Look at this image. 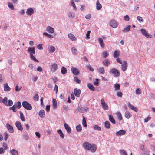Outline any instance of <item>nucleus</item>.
Returning <instances> with one entry per match:
<instances>
[{
    "mask_svg": "<svg viewBox=\"0 0 155 155\" xmlns=\"http://www.w3.org/2000/svg\"><path fill=\"white\" fill-rule=\"evenodd\" d=\"M83 147L86 149L91 151L92 152H95L97 149V147L96 145L94 144L91 145L87 142H85L83 143Z\"/></svg>",
    "mask_w": 155,
    "mask_h": 155,
    "instance_id": "nucleus-1",
    "label": "nucleus"
},
{
    "mask_svg": "<svg viewBox=\"0 0 155 155\" xmlns=\"http://www.w3.org/2000/svg\"><path fill=\"white\" fill-rule=\"evenodd\" d=\"M35 49L34 47H28L27 51L29 53L30 57L31 59L35 61L38 62L39 61L33 55V54H34L35 53Z\"/></svg>",
    "mask_w": 155,
    "mask_h": 155,
    "instance_id": "nucleus-2",
    "label": "nucleus"
},
{
    "mask_svg": "<svg viewBox=\"0 0 155 155\" xmlns=\"http://www.w3.org/2000/svg\"><path fill=\"white\" fill-rule=\"evenodd\" d=\"M22 105L24 108L27 110H31L32 109L31 105L27 101H23L22 103Z\"/></svg>",
    "mask_w": 155,
    "mask_h": 155,
    "instance_id": "nucleus-3",
    "label": "nucleus"
},
{
    "mask_svg": "<svg viewBox=\"0 0 155 155\" xmlns=\"http://www.w3.org/2000/svg\"><path fill=\"white\" fill-rule=\"evenodd\" d=\"M110 73L114 74L115 77H118L120 74V73L119 71L117 69L114 68L110 70Z\"/></svg>",
    "mask_w": 155,
    "mask_h": 155,
    "instance_id": "nucleus-4",
    "label": "nucleus"
},
{
    "mask_svg": "<svg viewBox=\"0 0 155 155\" xmlns=\"http://www.w3.org/2000/svg\"><path fill=\"white\" fill-rule=\"evenodd\" d=\"M140 31L142 35L146 37L150 38H152V35L150 34L147 33L145 29L143 28L141 29Z\"/></svg>",
    "mask_w": 155,
    "mask_h": 155,
    "instance_id": "nucleus-5",
    "label": "nucleus"
},
{
    "mask_svg": "<svg viewBox=\"0 0 155 155\" xmlns=\"http://www.w3.org/2000/svg\"><path fill=\"white\" fill-rule=\"evenodd\" d=\"M101 102L102 108L105 110L108 109V106L107 104L105 102L103 98L101 99Z\"/></svg>",
    "mask_w": 155,
    "mask_h": 155,
    "instance_id": "nucleus-6",
    "label": "nucleus"
},
{
    "mask_svg": "<svg viewBox=\"0 0 155 155\" xmlns=\"http://www.w3.org/2000/svg\"><path fill=\"white\" fill-rule=\"evenodd\" d=\"M109 25L112 27L116 28L118 26V23L114 20H111L109 21Z\"/></svg>",
    "mask_w": 155,
    "mask_h": 155,
    "instance_id": "nucleus-7",
    "label": "nucleus"
},
{
    "mask_svg": "<svg viewBox=\"0 0 155 155\" xmlns=\"http://www.w3.org/2000/svg\"><path fill=\"white\" fill-rule=\"evenodd\" d=\"M58 68L57 64L56 63H53L52 64L50 67L51 71L53 72H55Z\"/></svg>",
    "mask_w": 155,
    "mask_h": 155,
    "instance_id": "nucleus-8",
    "label": "nucleus"
},
{
    "mask_svg": "<svg viewBox=\"0 0 155 155\" xmlns=\"http://www.w3.org/2000/svg\"><path fill=\"white\" fill-rule=\"evenodd\" d=\"M121 64L122 69L123 71H124L127 70V63L126 61H123V62L122 63V64Z\"/></svg>",
    "mask_w": 155,
    "mask_h": 155,
    "instance_id": "nucleus-9",
    "label": "nucleus"
},
{
    "mask_svg": "<svg viewBox=\"0 0 155 155\" xmlns=\"http://www.w3.org/2000/svg\"><path fill=\"white\" fill-rule=\"evenodd\" d=\"M26 12L28 16H30L34 13V11L33 8H30L27 9Z\"/></svg>",
    "mask_w": 155,
    "mask_h": 155,
    "instance_id": "nucleus-10",
    "label": "nucleus"
},
{
    "mask_svg": "<svg viewBox=\"0 0 155 155\" xmlns=\"http://www.w3.org/2000/svg\"><path fill=\"white\" fill-rule=\"evenodd\" d=\"M15 124V126L18 130L21 131L23 129V128L21 123L19 121H16Z\"/></svg>",
    "mask_w": 155,
    "mask_h": 155,
    "instance_id": "nucleus-11",
    "label": "nucleus"
},
{
    "mask_svg": "<svg viewBox=\"0 0 155 155\" xmlns=\"http://www.w3.org/2000/svg\"><path fill=\"white\" fill-rule=\"evenodd\" d=\"M98 73L100 74H104L105 73L104 68L103 67L98 68L97 69Z\"/></svg>",
    "mask_w": 155,
    "mask_h": 155,
    "instance_id": "nucleus-12",
    "label": "nucleus"
},
{
    "mask_svg": "<svg viewBox=\"0 0 155 155\" xmlns=\"http://www.w3.org/2000/svg\"><path fill=\"white\" fill-rule=\"evenodd\" d=\"M98 41L100 44V46L101 48H104L105 45L103 42V39L100 37L98 38Z\"/></svg>",
    "mask_w": 155,
    "mask_h": 155,
    "instance_id": "nucleus-13",
    "label": "nucleus"
},
{
    "mask_svg": "<svg viewBox=\"0 0 155 155\" xmlns=\"http://www.w3.org/2000/svg\"><path fill=\"white\" fill-rule=\"evenodd\" d=\"M68 38L73 41H75L77 40V38L72 33H69L68 35Z\"/></svg>",
    "mask_w": 155,
    "mask_h": 155,
    "instance_id": "nucleus-14",
    "label": "nucleus"
},
{
    "mask_svg": "<svg viewBox=\"0 0 155 155\" xmlns=\"http://www.w3.org/2000/svg\"><path fill=\"white\" fill-rule=\"evenodd\" d=\"M127 104L128 107L131 109L135 112H137L138 111V109L136 107L131 105L129 102L127 103Z\"/></svg>",
    "mask_w": 155,
    "mask_h": 155,
    "instance_id": "nucleus-15",
    "label": "nucleus"
},
{
    "mask_svg": "<svg viewBox=\"0 0 155 155\" xmlns=\"http://www.w3.org/2000/svg\"><path fill=\"white\" fill-rule=\"evenodd\" d=\"M71 70L72 73L75 75H78L79 74V72L77 69L74 67L71 68Z\"/></svg>",
    "mask_w": 155,
    "mask_h": 155,
    "instance_id": "nucleus-16",
    "label": "nucleus"
},
{
    "mask_svg": "<svg viewBox=\"0 0 155 155\" xmlns=\"http://www.w3.org/2000/svg\"><path fill=\"white\" fill-rule=\"evenodd\" d=\"M6 127L10 133H13L14 132L13 127L8 124H6Z\"/></svg>",
    "mask_w": 155,
    "mask_h": 155,
    "instance_id": "nucleus-17",
    "label": "nucleus"
},
{
    "mask_svg": "<svg viewBox=\"0 0 155 155\" xmlns=\"http://www.w3.org/2000/svg\"><path fill=\"white\" fill-rule=\"evenodd\" d=\"M64 126L67 132L69 134L71 133V129L69 126L66 123L64 124Z\"/></svg>",
    "mask_w": 155,
    "mask_h": 155,
    "instance_id": "nucleus-18",
    "label": "nucleus"
},
{
    "mask_svg": "<svg viewBox=\"0 0 155 155\" xmlns=\"http://www.w3.org/2000/svg\"><path fill=\"white\" fill-rule=\"evenodd\" d=\"M81 90L80 89H78L75 88L74 90V94L77 97H79L81 93Z\"/></svg>",
    "mask_w": 155,
    "mask_h": 155,
    "instance_id": "nucleus-19",
    "label": "nucleus"
},
{
    "mask_svg": "<svg viewBox=\"0 0 155 155\" xmlns=\"http://www.w3.org/2000/svg\"><path fill=\"white\" fill-rule=\"evenodd\" d=\"M125 133L126 132L125 131L123 130H121L117 132L116 133V134L117 136H119L124 135Z\"/></svg>",
    "mask_w": 155,
    "mask_h": 155,
    "instance_id": "nucleus-20",
    "label": "nucleus"
},
{
    "mask_svg": "<svg viewBox=\"0 0 155 155\" xmlns=\"http://www.w3.org/2000/svg\"><path fill=\"white\" fill-rule=\"evenodd\" d=\"M4 90L5 91L9 92L11 90V88L8 85L7 83H5L4 84Z\"/></svg>",
    "mask_w": 155,
    "mask_h": 155,
    "instance_id": "nucleus-21",
    "label": "nucleus"
},
{
    "mask_svg": "<svg viewBox=\"0 0 155 155\" xmlns=\"http://www.w3.org/2000/svg\"><path fill=\"white\" fill-rule=\"evenodd\" d=\"M68 17L69 18H74L75 16V13L74 12L72 11L69 12L68 13Z\"/></svg>",
    "mask_w": 155,
    "mask_h": 155,
    "instance_id": "nucleus-22",
    "label": "nucleus"
},
{
    "mask_svg": "<svg viewBox=\"0 0 155 155\" xmlns=\"http://www.w3.org/2000/svg\"><path fill=\"white\" fill-rule=\"evenodd\" d=\"M124 116L126 118L128 119L132 117V114L129 111H127L125 113Z\"/></svg>",
    "mask_w": 155,
    "mask_h": 155,
    "instance_id": "nucleus-23",
    "label": "nucleus"
},
{
    "mask_svg": "<svg viewBox=\"0 0 155 155\" xmlns=\"http://www.w3.org/2000/svg\"><path fill=\"white\" fill-rule=\"evenodd\" d=\"M47 30L50 33H53L54 31V28L50 26H48L47 28Z\"/></svg>",
    "mask_w": 155,
    "mask_h": 155,
    "instance_id": "nucleus-24",
    "label": "nucleus"
},
{
    "mask_svg": "<svg viewBox=\"0 0 155 155\" xmlns=\"http://www.w3.org/2000/svg\"><path fill=\"white\" fill-rule=\"evenodd\" d=\"M96 4V9L97 10H100L102 6L99 1H97Z\"/></svg>",
    "mask_w": 155,
    "mask_h": 155,
    "instance_id": "nucleus-25",
    "label": "nucleus"
},
{
    "mask_svg": "<svg viewBox=\"0 0 155 155\" xmlns=\"http://www.w3.org/2000/svg\"><path fill=\"white\" fill-rule=\"evenodd\" d=\"M39 115L41 118H43L45 115V112L43 110H41L39 112Z\"/></svg>",
    "mask_w": 155,
    "mask_h": 155,
    "instance_id": "nucleus-26",
    "label": "nucleus"
},
{
    "mask_svg": "<svg viewBox=\"0 0 155 155\" xmlns=\"http://www.w3.org/2000/svg\"><path fill=\"white\" fill-rule=\"evenodd\" d=\"M10 153L12 155H18V151L15 149H13L10 151Z\"/></svg>",
    "mask_w": 155,
    "mask_h": 155,
    "instance_id": "nucleus-27",
    "label": "nucleus"
},
{
    "mask_svg": "<svg viewBox=\"0 0 155 155\" xmlns=\"http://www.w3.org/2000/svg\"><path fill=\"white\" fill-rule=\"evenodd\" d=\"M87 86L89 88L91 91H94L95 90V88L92 84L89 83L87 84Z\"/></svg>",
    "mask_w": 155,
    "mask_h": 155,
    "instance_id": "nucleus-28",
    "label": "nucleus"
},
{
    "mask_svg": "<svg viewBox=\"0 0 155 155\" xmlns=\"http://www.w3.org/2000/svg\"><path fill=\"white\" fill-rule=\"evenodd\" d=\"M103 64L106 66H108L110 63L108 59H106L103 61Z\"/></svg>",
    "mask_w": 155,
    "mask_h": 155,
    "instance_id": "nucleus-29",
    "label": "nucleus"
},
{
    "mask_svg": "<svg viewBox=\"0 0 155 155\" xmlns=\"http://www.w3.org/2000/svg\"><path fill=\"white\" fill-rule=\"evenodd\" d=\"M117 118L119 121H121L122 119V117L121 113L120 112H117Z\"/></svg>",
    "mask_w": 155,
    "mask_h": 155,
    "instance_id": "nucleus-30",
    "label": "nucleus"
},
{
    "mask_svg": "<svg viewBox=\"0 0 155 155\" xmlns=\"http://www.w3.org/2000/svg\"><path fill=\"white\" fill-rule=\"evenodd\" d=\"M61 72L63 74H64L67 73V70L66 68L64 66H62L61 68Z\"/></svg>",
    "mask_w": 155,
    "mask_h": 155,
    "instance_id": "nucleus-31",
    "label": "nucleus"
},
{
    "mask_svg": "<svg viewBox=\"0 0 155 155\" xmlns=\"http://www.w3.org/2000/svg\"><path fill=\"white\" fill-rule=\"evenodd\" d=\"M8 98L6 97H5L2 100L1 103H3L5 105L8 106Z\"/></svg>",
    "mask_w": 155,
    "mask_h": 155,
    "instance_id": "nucleus-32",
    "label": "nucleus"
},
{
    "mask_svg": "<svg viewBox=\"0 0 155 155\" xmlns=\"http://www.w3.org/2000/svg\"><path fill=\"white\" fill-rule=\"evenodd\" d=\"M14 105L15 106L16 108L18 109H20L21 107V104L20 101L18 102L16 104H15Z\"/></svg>",
    "mask_w": 155,
    "mask_h": 155,
    "instance_id": "nucleus-33",
    "label": "nucleus"
},
{
    "mask_svg": "<svg viewBox=\"0 0 155 155\" xmlns=\"http://www.w3.org/2000/svg\"><path fill=\"white\" fill-rule=\"evenodd\" d=\"M109 120L113 124L115 123V121L111 115H109Z\"/></svg>",
    "mask_w": 155,
    "mask_h": 155,
    "instance_id": "nucleus-34",
    "label": "nucleus"
},
{
    "mask_svg": "<svg viewBox=\"0 0 155 155\" xmlns=\"http://www.w3.org/2000/svg\"><path fill=\"white\" fill-rule=\"evenodd\" d=\"M105 126V127L109 129L110 127V124L109 121H106L104 123Z\"/></svg>",
    "mask_w": 155,
    "mask_h": 155,
    "instance_id": "nucleus-35",
    "label": "nucleus"
},
{
    "mask_svg": "<svg viewBox=\"0 0 155 155\" xmlns=\"http://www.w3.org/2000/svg\"><path fill=\"white\" fill-rule=\"evenodd\" d=\"M120 55V53L117 50H115L113 56L114 58H117Z\"/></svg>",
    "mask_w": 155,
    "mask_h": 155,
    "instance_id": "nucleus-36",
    "label": "nucleus"
},
{
    "mask_svg": "<svg viewBox=\"0 0 155 155\" xmlns=\"http://www.w3.org/2000/svg\"><path fill=\"white\" fill-rule=\"evenodd\" d=\"M20 118L22 121H25V120L24 116L22 112L20 113Z\"/></svg>",
    "mask_w": 155,
    "mask_h": 155,
    "instance_id": "nucleus-37",
    "label": "nucleus"
},
{
    "mask_svg": "<svg viewBox=\"0 0 155 155\" xmlns=\"http://www.w3.org/2000/svg\"><path fill=\"white\" fill-rule=\"evenodd\" d=\"M8 7L10 8L11 10H13L14 9V6L13 5L12 3L8 2Z\"/></svg>",
    "mask_w": 155,
    "mask_h": 155,
    "instance_id": "nucleus-38",
    "label": "nucleus"
},
{
    "mask_svg": "<svg viewBox=\"0 0 155 155\" xmlns=\"http://www.w3.org/2000/svg\"><path fill=\"white\" fill-rule=\"evenodd\" d=\"M71 50L73 54L74 55H76V51H77V49L75 48L74 47H72L71 48Z\"/></svg>",
    "mask_w": 155,
    "mask_h": 155,
    "instance_id": "nucleus-39",
    "label": "nucleus"
},
{
    "mask_svg": "<svg viewBox=\"0 0 155 155\" xmlns=\"http://www.w3.org/2000/svg\"><path fill=\"white\" fill-rule=\"evenodd\" d=\"M57 132L59 134L60 137L62 138H63L64 137V135L63 133L61 130L60 129H59L57 130Z\"/></svg>",
    "mask_w": 155,
    "mask_h": 155,
    "instance_id": "nucleus-40",
    "label": "nucleus"
},
{
    "mask_svg": "<svg viewBox=\"0 0 155 155\" xmlns=\"http://www.w3.org/2000/svg\"><path fill=\"white\" fill-rule=\"evenodd\" d=\"M82 124L84 127H87V125L86 123V121L85 117H83V120L82 121Z\"/></svg>",
    "mask_w": 155,
    "mask_h": 155,
    "instance_id": "nucleus-41",
    "label": "nucleus"
},
{
    "mask_svg": "<svg viewBox=\"0 0 155 155\" xmlns=\"http://www.w3.org/2000/svg\"><path fill=\"white\" fill-rule=\"evenodd\" d=\"M78 111L80 113H84L85 112V110H84V107H78Z\"/></svg>",
    "mask_w": 155,
    "mask_h": 155,
    "instance_id": "nucleus-42",
    "label": "nucleus"
},
{
    "mask_svg": "<svg viewBox=\"0 0 155 155\" xmlns=\"http://www.w3.org/2000/svg\"><path fill=\"white\" fill-rule=\"evenodd\" d=\"M9 109L10 110H12L14 112H16L17 111L16 108L15 106L14 105L12 106V107H10Z\"/></svg>",
    "mask_w": 155,
    "mask_h": 155,
    "instance_id": "nucleus-43",
    "label": "nucleus"
},
{
    "mask_svg": "<svg viewBox=\"0 0 155 155\" xmlns=\"http://www.w3.org/2000/svg\"><path fill=\"white\" fill-rule=\"evenodd\" d=\"M43 35H45V36H47V37H48L50 38H53V35H52L51 34H49L48 33H47L44 32L43 33Z\"/></svg>",
    "mask_w": 155,
    "mask_h": 155,
    "instance_id": "nucleus-44",
    "label": "nucleus"
},
{
    "mask_svg": "<svg viewBox=\"0 0 155 155\" xmlns=\"http://www.w3.org/2000/svg\"><path fill=\"white\" fill-rule=\"evenodd\" d=\"M76 129L77 131L80 132L82 130V126L81 125L79 124L76 126Z\"/></svg>",
    "mask_w": 155,
    "mask_h": 155,
    "instance_id": "nucleus-45",
    "label": "nucleus"
},
{
    "mask_svg": "<svg viewBox=\"0 0 155 155\" xmlns=\"http://www.w3.org/2000/svg\"><path fill=\"white\" fill-rule=\"evenodd\" d=\"M39 96L37 94H35L33 97V99L35 101H37L38 100Z\"/></svg>",
    "mask_w": 155,
    "mask_h": 155,
    "instance_id": "nucleus-46",
    "label": "nucleus"
},
{
    "mask_svg": "<svg viewBox=\"0 0 155 155\" xmlns=\"http://www.w3.org/2000/svg\"><path fill=\"white\" fill-rule=\"evenodd\" d=\"M55 51V48L53 46H51L49 49V51L50 52H54Z\"/></svg>",
    "mask_w": 155,
    "mask_h": 155,
    "instance_id": "nucleus-47",
    "label": "nucleus"
},
{
    "mask_svg": "<svg viewBox=\"0 0 155 155\" xmlns=\"http://www.w3.org/2000/svg\"><path fill=\"white\" fill-rule=\"evenodd\" d=\"M114 87L116 90H119L120 88V85L118 84H114Z\"/></svg>",
    "mask_w": 155,
    "mask_h": 155,
    "instance_id": "nucleus-48",
    "label": "nucleus"
},
{
    "mask_svg": "<svg viewBox=\"0 0 155 155\" xmlns=\"http://www.w3.org/2000/svg\"><path fill=\"white\" fill-rule=\"evenodd\" d=\"M130 27L131 26L130 25H129L128 26L125 28L124 29V30L123 31H124L125 32H128L130 30Z\"/></svg>",
    "mask_w": 155,
    "mask_h": 155,
    "instance_id": "nucleus-49",
    "label": "nucleus"
},
{
    "mask_svg": "<svg viewBox=\"0 0 155 155\" xmlns=\"http://www.w3.org/2000/svg\"><path fill=\"white\" fill-rule=\"evenodd\" d=\"M102 55L104 58H106L108 56L109 54L107 51H104L102 53Z\"/></svg>",
    "mask_w": 155,
    "mask_h": 155,
    "instance_id": "nucleus-50",
    "label": "nucleus"
},
{
    "mask_svg": "<svg viewBox=\"0 0 155 155\" xmlns=\"http://www.w3.org/2000/svg\"><path fill=\"white\" fill-rule=\"evenodd\" d=\"M94 129L97 130H101V128L97 125H95L93 127Z\"/></svg>",
    "mask_w": 155,
    "mask_h": 155,
    "instance_id": "nucleus-51",
    "label": "nucleus"
},
{
    "mask_svg": "<svg viewBox=\"0 0 155 155\" xmlns=\"http://www.w3.org/2000/svg\"><path fill=\"white\" fill-rule=\"evenodd\" d=\"M22 88L21 86L19 87L18 85L16 86L15 90L17 92H19Z\"/></svg>",
    "mask_w": 155,
    "mask_h": 155,
    "instance_id": "nucleus-52",
    "label": "nucleus"
},
{
    "mask_svg": "<svg viewBox=\"0 0 155 155\" xmlns=\"http://www.w3.org/2000/svg\"><path fill=\"white\" fill-rule=\"evenodd\" d=\"M52 103L53 106L54 107L56 108L57 107V103L56 100L53 99L52 100Z\"/></svg>",
    "mask_w": 155,
    "mask_h": 155,
    "instance_id": "nucleus-53",
    "label": "nucleus"
},
{
    "mask_svg": "<svg viewBox=\"0 0 155 155\" xmlns=\"http://www.w3.org/2000/svg\"><path fill=\"white\" fill-rule=\"evenodd\" d=\"M71 6L73 8V9L76 10L77 9L76 6H75L74 3L73 2V1H71Z\"/></svg>",
    "mask_w": 155,
    "mask_h": 155,
    "instance_id": "nucleus-54",
    "label": "nucleus"
},
{
    "mask_svg": "<svg viewBox=\"0 0 155 155\" xmlns=\"http://www.w3.org/2000/svg\"><path fill=\"white\" fill-rule=\"evenodd\" d=\"M13 104V102L11 100H8V106H10L12 105Z\"/></svg>",
    "mask_w": 155,
    "mask_h": 155,
    "instance_id": "nucleus-55",
    "label": "nucleus"
},
{
    "mask_svg": "<svg viewBox=\"0 0 155 155\" xmlns=\"http://www.w3.org/2000/svg\"><path fill=\"white\" fill-rule=\"evenodd\" d=\"M24 138L26 140H28L29 138V137L28 134H26L23 135Z\"/></svg>",
    "mask_w": 155,
    "mask_h": 155,
    "instance_id": "nucleus-56",
    "label": "nucleus"
},
{
    "mask_svg": "<svg viewBox=\"0 0 155 155\" xmlns=\"http://www.w3.org/2000/svg\"><path fill=\"white\" fill-rule=\"evenodd\" d=\"M120 152L122 155H127L125 151L124 150H121Z\"/></svg>",
    "mask_w": 155,
    "mask_h": 155,
    "instance_id": "nucleus-57",
    "label": "nucleus"
},
{
    "mask_svg": "<svg viewBox=\"0 0 155 155\" xmlns=\"http://www.w3.org/2000/svg\"><path fill=\"white\" fill-rule=\"evenodd\" d=\"M91 33V31H88L86 33V38L87 39H89L90 38V34Z\"/></svg>",
    "mask_w": 155,
    "mask_h": 155,
    "instance_id": "nucleus-58",
    "label": "nucleus"
},
{
    "mask_svg": "<svg viewBox=\"0 0 155 155\" xmlns=\"http://www.w3.org/2000/svg\"><path fill=\"white\" fill-rule=\"evenodd\" d=\"M136 92L137 94H141V91L139 88H137L136 90Z\"/></svg>",
    "mask_w": 155,
    "mask_h": 155,
    "instance_id": "nucleus-59",
    "label": "nucleus"
},
{
    "mask_svg": "<svg viewBox=\"0 0 155 155\" xmlns=\"http://www.w3.org/2000/svg\"><path fill=\"white\" fill-rule=\"evenodd\" d=\"M137 20L139 21L140 22H143V20L142 19V17L138 16L137 17Z\"/></svg>",
    "mask_w": 155,
    "mask_h": 155,
    "instance_id": "nucleus-60",
    "label": "nucleus"
},
{
    "mask_svg": "<svg viewBox=\"0 0 155 155\" xmlns=\"http://www.w3.org/2000/svg\"><path fill=\"white\" fill-rule=\"evenodd\" d=\"M116 61L117 62L119 63L120 64H122V63L123 62H122V61L121 60L120 58H117L116 59Z\"/></svg>",
    "mask_w": 155,
    "mask_h": 155,
    "instance_id": "nucleus-61",
    "label": "nucleus"
},
{
    "mask_svg": "<svg viewBox=\"0 0 155 155\" xmlns=\"http://www.w3.org/2000/svg\"><path fill=\"white\" fill-rule=\"evenodd\" d=\"M124 19L127 21H128L129 20V17L128 15H126L124 17Z\"/></svg>",
    "mask_w": 155,
    "mask_h": 155,
    "instance_id": "nucleus-62",
    "label": "nucleus"
},
{
    "mask_svg": "<svg viewBox=\"0 0 155 155\" xmlns=\"http://www.w3.org/2000/svg\"><path fill=\"white\" fill-rule=\"evenodd\" d=\"M37 48L39 50H42L43 49L42 45L41 44H39L37 45Z\"/></svg>",
    "mask_w": 155,
    "mask_h": 155,
    "instance_id": "nucleus-63",
    "label": "nucleus"
},
{
    "mask_svg": "<svg viewBox=\"0 0 155 155\" xmlns=\"http://www.w3.org/2000/svg\"><path fill=\"white\" fill-rule=\"evenodd\" d=\"M87 67L91 71H94L93 68L90 65L87 66Z\"/></svg>",
    "mask_w": 155,
    "mask_h": 155,
    "instance_id": "nucleus-64",
    "label": "nucleus"
}]
</instances>
